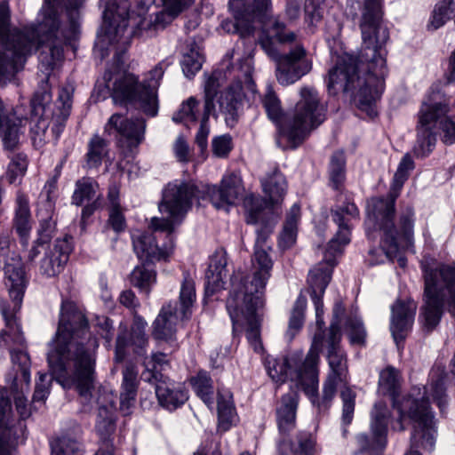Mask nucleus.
<instances>
[{"label":"nucleus","mask_w":455,"mask_h":455,"mask_svg":"<svg viewBox=\"0 0 455 455\" xmlns=\"http://www.w3.org/2000/svg\"><path fill=\"white\" fill-rule=\"evenodd\" d=\"M82 0H44L35 24L23 30L10 29L9 6L0 4V85L12 82L23 68L27 56L44 48L39 60L45 71L63 58V44L78 31Z\"/></svg>","instance_id":"f257e3e1"},{"label":"nucleus","mask_w":455,"mask_h":455,"mask_svg":"<svg viewBox=\"0 0 455 455\" xmlns=\"http://www.w3.org/2000/svg\"><path fill=\"white\" fill-rule=\"evenodd\" d=\"M359 27L362 45L358 59L345 55L330 69L327 88L331 94L349 95L369 116L377 115L376 102L385 90L387 73L386 44L389 33L383 22L382 0H364Z\"/></svg>","instance_id":"f03ea898"},{"label":"nucleus","mask_w":455,"mask_h":455,"mask_svg":"<svg viewBox=\"0 0 455 455\" xmlns=\"http://www.w3.org/2000/svg\"><path fill=\"white\" fill-rule=\"evenodd\" d=\"M84 315L72 301L62 302L56 335L48 352V364L63 388H75L84 399L92 396L96 381L98 341L87 331Z\"/></svg>","instance_id":"7ed1b4c3"},{"label":"nucleus","mask_w":455,"mask_h":455,"mask_svg":"<svg viewBox=\"0 0 455 455\" xmlns=\"http://www.w3.org/2000/svg\"><path fill=\"white\" fill-rule=\"evenodd\" d=\"M379 385L383 394L391 396L393 406L399 414L395 420L390 421L387 404L382 402L374 404L371 412V430L379 446L384 447L386 444L388 424L395 431H403L404 422L408 420L412 428L411 448L432 451L435 447L437 430L428 400L425 397V387H414L409 394L400 398L398 391L401 377L399 371L391 366L380 372Z\"/></svg>","instance_id":"20e7f679"},{"label":"nucleus","mask_w":455,"mask_h":455,"mask_svg":"<svg viewBox=\"0 0 455 455\" xmlns=\"http://www.w3.org/2000/svg\"><path fill=\"white\" fill-rule=\"evenodd\" d=\"M414 163L409 154L403 156L394 175L388 198H372L367 204L366 226L377 225L383 232L379 249L370 251L371 255H378L373 264L383 263L386 259H392L399 250H408L413 246V210L408 208L399 220L398 228L394 226L392 216L395 212V201L399 196Z\"/></svg>","instance_id":"39448f33"},{"label":"nucleus","mask_w":455,"mask_h":455,"mask_svg":"<svg viewBox=\"0 0 455 455\" xmlns=\"http://www.w3.org/2000/svg\"><path fill=\"white\" fill-rule=\"evenodd\" d=\"M163 10L150 15L149 19L143 18L138 23V33L143 31L148 36L153 32L164 29L171 24L182 12L188 8L195 0H156ZM104 4L103 20L108 24L106 36L112 44H116V51H123L130 44L132 35L137 31H128L129 4L126 1L100 0Z\"/></svg>","instance_id":"423d86ee"},{"label":"nucleus","mask_w":455,"mask_h":455,"mask_svg":"<svg viewBox=\"0 0 455 455\" xmlns=\"http://www.w3.org/2000/svg\"><path fill=\"white\" fill-rule=\"evenodd\" d=\"M73 89L61 88L56 108H51L52 94L47 81L36 92L31 100V137L36 147L55 141L62 132L72 108Z\"/></svg>","instance_id":"0eeeda50"},{"label":"nucleus","mask_w":455,"mask_h":455,"mask_svg":"<svg viewBox=\"0 0 455 455\" xmlns=\"http://www.w3.org/2000/svg\"><path fill=\"white\" fill-rule=\"evenodd\" d=\"M421 267L425 289L419 318L431 331L440 322L444 302L448 312L455 316V266L422 262Z\"/></svg>","instance_id":"6e6552de"},{"label":"nucleus","mask_w":455,"mask_h":455,"mask_svg":"<svg viewBox=\"0 0 455 455\" xmlns=\"http://www.w3.org/2000/svg\"><path fill=\"white\" fill-rule=\"evenodd\" d=\"M341 331L336 323L329 329L327 343V360L329 373L323 384L321 404L328 405L335 396L337 388L340 389L342 399V421L348 425L353 419L355 393L348 387L349 373L346 353L340 347Z\"/></svg>","instance_id":"1a4fd4ad"},{"label":"nucleus","mask_w":455,"mask_h":455,"mask_svg":"<svg viewBox=\"0 0 455 455\" xmlns=\"http://www.w3.org/2000/svg\"><path fill=\"white\" fill-rule=\"evenodd\" d=\"M0 261L4 262V273L6 280L9 295L12 303L0 302V310L6 323L4 333L10 339L12 337L17 342L23 341V331L18 313L20 310L24 290L26 286V275L21 258L15 251L10 250L9 242L6 238H0Z\"/></svg>","instance_id":"9d476101"},{"label":"nucleus","mask_w":455,"mask_h":455,"mask_svg":"<svg viewBox=\"0 0 455 455\" xmlns=\"http://www.w3.org/2000/svg\"><path fill=\"white\" fill-rule=\"evenodd\" d=\"M243 205L247 212L246 221L248 224H261L262 227L257 228L255 251L253 259L254 272L251 280L243 286H249L250 291L255 289L261 291L265 289L267 282L270 277L273 262L267 253V242L273 230L275 217L272 211L267 206L262 207V201L253 195L245 196Z\"/></svg>","instance_id":"9b49d317"},{"label":"nucleus","mask_w":455,"mask_h":455,"mask_svg":"<svg viewBox=\"0 0 455 455\" xmlns=\"http://www.w3.org/2000/svg\"><path fill=\"white\" fill-rule=\"evenodd\" d=\"M449 106L438 93L431 95L421 105L418 115L417 140L414 153L420 157L427 156L434 148L436 137L434 130L439 124L442 140L445 144L455 143V117L447 116Z\"/></svg>","instance_id":"f8f14e48"},{"label":"nucleus","mask_w":455,"mask_h":455,"mask_svg":"<svg viewBox=\"0 0 455 455\" xmlns=\"http://www.w3.org/2000/svg\"><path fill=\"white\" fill-rule=\"evenodd\" d=\"M272 38L280 43L295 41L296 35L287 31L283 23L275 22L269 30V36L260 39L265 52L276 61L275 76L278 83L283 86L291 85L308 74L312 69V61L307 56L305 48L298 44L288 53L278 56Z\"/></svg>","instance_id":"ddd939ff"},{"label":"nucleus","mask_w":455,"mask_h":455,"mask_svg":"<svg viewBox=\"0 0 455 455\" xmlns=\"http://www.w3.org/2000/svg\"><path fill=\"white\" fill-rule=\"evenodd\" d=\"M234 291L227 300V310L233 323V331L246 327V337L254 351L262 350L259 339L260 309L264 306L263 295L265 289L250 291L249 286H243V291Z\"/></svg>","instance_id":"4468645a"},{"label":"nucleus","mask_w":455,"mask_h":455,"mask_svg":"<svg viewBox=\"0 0 455 455\" xmlns=\"http://www.w3.org/2000/svg\"><path fill=\"white\" fill-rule=\"evenodd\" d=\"M201 191L193 182L174 180L167 184L163 190L162 200L158 205L163 217H154L150 228L154 231L166 232L170 236L192 206V200L202 197Z\"/></svg>","instance_id":"2eb2a0df"},{"label":"nucleus","mask_w":455,"mask_h":455,"mask_svg":"<svg viewBox=\"0 0 455 455\" xmlns=\"http://www.w3.org/2000/svg\"><path fill=\"white\" fill-rule=\"evenodd\" d=\"M325 119V108L321 104L316 90L311 86L299 89L291 117L283 127L285 137L293 144L302 141Z\"/></svg>","instance_id":"dca6fc26"},{"label":"nucleus","mask_w":455,"mask_h":455,"mask_svg":"<svg viewBox=\"0 0 455 455\" xmlns=\"http://www.w3.org/2000/svg\"><path fill=\"white\" fill-rule=\"evenodd\" d=\"M253 71L252 60L251 57H246L237 67H232L227 69L226 77L235 82L230 85L218 100L220 111L225 114L226 120L235 121L243 97V89L251 92H256V86L252 80Z\"/></svg>","instance_id":"f3484780"},{"label":"nucleus","mask_w":455,"mask_h":455,"mask_svg":"<svg viewBox=\"0 0 455 455\" xmlns=\"http://www.w3.org/2000/svg\"><path fill=\"white\" fill-rule=\"evenodd\" d=\"M104 78L108 87L111 88V96L115 104L132 106L151 117V108L148 107L145 92L136 76L131 73L117 74L112 85L109 84L112 79L110 73L107 72Z\"/></svg>","instance_id":"a211bd4d"},{"label":"nucleus","mask_w":455,"mask_h":455,"mask_svg":"<svg viewBox=\"0 0 455 455\" xmlns=\"http://www.w3.org/2000/svg\"><path fill=\"white\" fill-rule=\"evenodd\" d=\"M24 426L14 416L7 390L0 388V455H14Z\"/></svg>","instance_id":"6ab92c4d"},{"label":"nucleus","mask_w":455,"mask_h":455,"mask_svg":"<svg viewBox=\"0 0 455 455\" xmlns=\"http://www.w3.org/2000/svg\"><path fill=\"white\" fill-rule=\"evenodd\" d=\"M323 346L320 335L315 334L312 346L299 369L295 372V381L313 404L317 401L319 354Z\"/></svg>","instance_id":"aec40b11"},{"label":"nucleus","mask_w":455,"mask_h":455,"mask_svg":"<svg viewBox=\"0 0 455 455\" xmlns=\"http://www.w3.org/2000/svg\"><path fill=\"white\" fill-rule=\"evenodd\" d=\"M147 122L142 117L128 119L122 114H113L108 120L104 132L109 135L118 134L132 151L145 140Z\"/></svg>","instance_id":"412c9836"},{"label":"nucleus","mask_w":455,"mask_h":455,"mask_svg":"<svg viewBox=\"0 0 455 455\" xmlns=\"http://www.w3.org/2000/svg\"><path fill=\"white\" fill-rule=\"evenodd\" d=\"M205 193L217 209L235 204L243 196L244 188L241 179L235 174L222 178L220 188L207 185L202 191Z\"/></svg>","instance_id":"4be33fe9"},{"label":"nucleus","mask_w":455,"mask_h":455,"mask_svg":"<svg viewBox=\"0 0 455 455\" xmlns=\"http://www.w3.org/2000/svg\"><path fill=\"white\" fill-rule=\"evenodd\" d=\"M359 211L354 203L338 206L331 212L333 221L338 225L335 236L330 241L328 251L331 254L340 253L344 246L350 242V221L358 217Z\"/></svg>","instance_id":"5701e85b"},{"label":"nucleus","mask_w":455,"mask_h":455,"mask_svg":"<svg viewBox=\"0 0 455 455\" xmlns=\"http://www.w3.org/2000/svg\"><path fill=\"white\" fill-rule=\"evenodd\" d=\"M417 310V304L414 300L398 299L391 307L390 331L392 336L398 345L406 337L412 326Z\"/></svg>","instance_id":"b1692460"},{"label":"nucleus","mask_w":455,"mask_h":455,"mask_svg":"<svg viewBox=\"0 0 455 455\" xmlns=\"http://www.w3.org/2000/svg\"><path fill=\"white\" fill-rule=\"evenodd\" d=\"M331 272L332 266L328 263H321L310 270L308 275L311 298L315 308L316 325L319 329H322L324 325L322 297L331 278Z\"/></svg>","instance_id":"393cba45"},{"label":"nucleus","mask_w":455,"mask_h":455,"mask_svg":"<svg viewBox=\"0 0 455 455\" xmlns=\"http://www.w3.org/2000/svg\"><path fill=\"white\" fill-rule=\"evenodd\" d=\"M133 250L141 260L153 262L164 259L171 254L173 248V241L170 239L169 244L160 248L155 243L152 234L146 231L136 230L132 235Z\"/></svg>","instance_id":"a878e982"},{"label":"nucleus","mask_w":455,"mask_h":455,"mask_svg":"<svg viewBox=\"0 0 455 455\" xmlns=\"http://www.w3.org/2000/svg\"><path fill=\"white\" fill-rule=\"evenodd\" d=\"M96 403L99 405L97 419H96V431L100 436L102 443H110L109 437L115 431V408L114 398L115 395L110 391L106 389H99Z\"/></svg>","instance_id":"bb28decb"},{"label":"nucleus","mask_w":455,"mask_h":455,"mask_svg":"<svg viewBox=\"0 0 455 455\" xmlns=\"http://www.w3.org/2000/svg\"><path fill=\"white\" fill-rule=\"evenodd\" d=\"M71 248L67 239H57L45 251L40 263V273L46 277L59 275L68 260Z\"/></svg>","instance_id":"cd10ccee"},{"label":"nucleus","mask_w":455,"mask_h":455,"mask_svg":"<svg viewBox=\"0 0 455 455\" xmlns=\"http://www.w3.org/2000/svg\"><path fill=\"white\" fill-rule=\"evenodd\" d=\"M147 323L138 315L134 316L133 324L132 326L131 338H126V329L122 331L116 339V360L122 362L125 356V348L132 345L135 347V352L140 355H144V347L148 344V338L145 333Z\"/></svg>","instance_id":"c85d7f7f"},{"label":"nucleus","mask_w":455,"mask_h":455,"mask_svg":"<svg viewBox=\"0 0 455 455\" xmlns=\"http://www.w3.org/2000/svg\"><path fill=\"white\" fill-rule=\"evenodd\" d=\"M186 318L178 312L176 302L164 306L154 322V337L156 339L172 341L175 336L177 323Z\"/></svg>","instance_id":"c756f323"},{"label":"nucleus","mask_w":455,"mask_h":455,"mask_svg":"<svg viewBox=\"0 0 455 455\" xmlns=\"http://www.w3.org/2000/svg\"><path fill=\"white\" fill-rule=\"evenodd\" d=\"M156 394L160 404L168 410H175L188 400V393L180 385H175L169 378L160 375L156 384Z\"/></svg>","instance_id":"7c9ffc66"},{"label":"nucleus","mask_w":455,"mask_h":455,"mask_svg":"<svg viewBox=\"0 0 455 455\" xmlns=\"http://www.w3.org/2000/svg\"><path fill=\"white\" fill-rule=\"evenodd\" d=\"M261 185L267 200L262 201V207H267L272 211V207L280 204L286 192L287 184L283 175L276 169L268 173L261 180ZM259 199V197H258Z\"/></svg>","instance_id":"2f4dec72"},{"label":"nucleus","mask_w":455,"mask_h":455,"mask_svg":"<svg viewBox=\"0 0 455 455\" xmlns=\"http://www.w3.org/2000/svg\"><path fill=\"white\" fill-rule=\"evenodd\" d=\"M298 395L291 392L283 395L276 408V420L279 430L283 433L291 431L296 425Z\"/></svg>","instance_id":"473e14b6"},{"label":"nucleus","mask_w":455,"mask_h":455,"mask_svg":"<svg viewBox=\"0 0 455 455\" xmlns=\"http://www.w3.org/2000/svg\"><path fill=\"white\" fill-rule=\"evenodd\" d=\"M270 4V0H229L228 6L234 18L253 22Z\"/></svg>","instance_id":"72a5a7b5"},{"label":"nucleus","mask_w":455,"mask_h":455,"mask_svg":"<svg viewBox=\"0 0 455 455\" xmlns=\"http://www.w3.org/2000/svg\"><path fill=\"white\" fill-rule=\"evenodd\" d=\"M137 375L138 371L133 365H128L123 371L120 410L124 415L130 414V410L135 403L138 384Z\"/></svg>","instance_id":"f704fd0d"},{"label":"nucleus","mask_w":455,"mask_h":455,"mask_svg":"<svg viewBox=\"0 0 455 455\" xmlns=\"http://www.w3.org/2000/svg\"><path fill=\"white\" fill-rule=\"evenodd\" d=\"M228 259L222 250L217 251L211 258L209 268L206 272V290L214 292L222 288L223 280L227 276Z\"/></svg>","instance_id":"c9c22d12"},{"label":"nucleus","mask_w":455,"mask_h":455,"mask_svg":"<svg viewBox=\"0 0 455 455\" xmlns=\"http://www.w3.org/2000/svg\"><path fill=\"white\" fill-rule=\"evenodd\" d=\"M164 73V70L162 65L158 64L148 72L146 79L140 83L142 86L141 88L145 92V98L148 107L151 108V117L156 116L158 113L157 90Z\"/></svg>","instance_id":"e433bc0d"},{"label":"nucleus","mask_w":455,"mask_h":455,"mask_svg":"<svg viewBox=\"0 0 455 455\" xmlns=\"http://www.w3.org/2000/svg\"><path fill=\"white\" fill-rule=\"evenodd\" d=\"M300 215V206L294 204L286 214L283 228L279 236V246L281 248L288 249L295 243Z\"/></svg>","instance_id":"4c0bfd02"},{"label":"nucleus","mask_w":455,"mask_h":455,"mask_svg":"<svg viewBox=\"0 0 455 455\" xmlns=\"http://www.w3.org/2000/svg\"><path fill=\"white\" fill-rule=\"evenodd\" d=\"M31 215L28 197L19 192L16 196L14 228L18 234L25 238L31 229Z\"/></svg>","instance_id":"58836bf2"},{"label":"nucleus","mask_w":455,"mask_h":455,"mask_svg":"<svg viewBox=\"0 0 455 455\" xmlns=\"http://www.w3.org/2000/svg\"><path fill=\"white\" fill-rule=\"evenodd\" d=\"M26 343V341L24 342ZM11 347V358L13 369L17 371L14 381H22L28 386L30 383V358L25 350V344Z\"/></svg>","instance_id":"ea45409f"},{"label":"nucleus","mask_w":455,"mask_h":455,"mask_svg":"<svg viewBox=\"0 0 455 455\" xmlns=\"http://www.w3.org/2000/svg\"><path fill=\"white\" fill-rule=\"evenodd\" d=\"M99 184L91 178H83L76 182L72 203L77 206L92 200L100 201Z\"/></svg>","instance_id":"a19ab883"},{"label":"nucleus","mask_w":455,"mask_h":455,"mask_svg":"<svg viewBox=\"0 0 455 455\" xmlns=\"http://www.w3.org/2000/svg\"><path fill=\"white\" fill-rule=\"evenodd\" d=\"M217 403L219 427L223 431H226L230 427L235 418V411L232 399V394L228 390L219 391Z\"/></svg>","instance_id":"79ce46f5"},{"label":"nucleus","mask_w":455,"mask_h":455,"mask_svg":"<svg viewBox=\"0 0 455 455\" xmlns=\"http://www.w3.org/2000/svg\"><path fill=\"white\" fill-rule=\"evenodd\" d=\"M203 62L204 56L200 47L194 42L188 44L180 61L184 75L188 78L193 77L201 69Z\"/></svg>","instance_id":"37998d69"},{"label":"nucleus","mask_w":455,"mask_h":455,"mask_svg":"<svg viewBox=\"0 0 455 455\" xmlns=\"http://www.w3.org/2000/svg\"><path fill=\"white\" fill-rule=\"evenodd\" d=\"M156 281V273L149 265L141 264L137 266L131 273L132 284L147 295Z\"/></svg>","instance_id":"c03bdc74"},{"label":"nucleus","mask_w":455,"mask_h":455,"mask_svg":"<svg viewBox=\"0 0 455 455\" xmlns=\"http://www.w3.org/2000/svg\"><path fill=\"white\" fill-rule=\"evenodd\" d=\"M295 363L292 358L275 359L267 357L266 359V367L269 377L276 383H283L291 375V365Z\"/></svg>","instance_id":"a18cd8bd"},{"label":"nucleus","mask_w":455,"mask_h":455,"mask_svg":"<svg viewBox=\"0 0 455 455\" xmlns=\"http://www.w3.org/2000/svg\"><path fill=\"white\" fill-rule=\"evenodd\" d=\"M196 299V289H195V282L188 275H185L183 277V281L181 283L180 291V308H178V312L183 317H188L190 314V307H192L194 301Z\"/></svg>","instance_id":"49530a36"},{"label":"nucleus","mask_w":455,"mask_h":455,"mask_svg":"<svg viewBox=\"0 0 455 455\" xmlns=\"http://www.w3.org/2000/svg\"><path fill=\"white\" fill-rule=\"evenodd\" d=\"M445 378L444 370L441 368L434 370L431 373V395L440 410H443L447 403V395L444 387Z\"/></svg>","instance_id":"de8ad7c7"},{"label":"nucleus","mask_w":455,"mask_h":455,"mask_svg":"<svg viewBox=\"0 0 455 455\" xmlns=\"http://www.w3.org/2000/svg\"><path fill=\"white\" fill-rule=\"evenodd\" d=\"M190 382L196 395L208 405L212 403L213 387L212 379L205 371H199Z\"/></svg>","instance_id":"09e8293b"},{"label":"nucleus","mask_w":455,"mask_h":455,"mask_svg":"<svg viewBox=\"0 0 455 455\" xmlns=\"http://www.w3.org/2000/svg\"><path fill=\"white\" fill-rule=\"evenodd\" d=\"M306 307L307 299L302 295L299 296L292 308L289 321L287 335L290 339H292L302 327Z\"/></svg>","instance_id":"8fccbe9b"},{"label":"nucleus","mask_w":455,"mask_h":455,"mask_svg":"<svg viewBox=\"0 0 455 455\" xmlns=\"http://www.w3.org/2000/svg\"><path fill=\"white\" fill-rule=\"evenodd\" d=\"M345 156L344 153L338 151L333 154L330 164V180L332 187L336 189L345 180Z\"/></svg>","instance_id":"3c124183"},{"label":"nucleus","mask_w":455,"mask_h":455,"mask_svg":"<svg viewBox=\"0 0 455 455\" xmlns=\"http://www.w3.org/2000/svg\"><path fill=\"white\" fill-rule=\"evenodd\" d=\"M220 73L214 72L205 81L204 84V115L207 116L214 108V98L217 95V90L220 87Z\"/></svg>","instance_id":"603ef678"},{"label":"nucleus","mask_w":455,"mask_h":455,"mask_svg":"<svg viewBox=\"0 0 455 455\" xmlns=\"http://www.w3.org/2000/svg\"><path fill=\"white\" fill-rule=\"evenodd\" d=\"M52 455H83L80 444L73 438L61 436L52 443Z\"/></svg>","instance_id":"864d4df0"},{"label":"nucleus","mask_w":455,"mask_h":455,"mask_svg":"<svg viewBox=\"0 0 455 455\" xmlns=\"http://www.w3.org/2000/svg\"><path fill=\"white\" fill-rule=\"evenodd\" d=\"M198 101L194 97L188 98L184 101L179 111L172 116V120L176 123H184L188 125L196 120Z\"/></svg>","instance_id":"5fc2aeb1"},{"label":"nucleus","mask_w":455,"mask_h":455,"mask_svg":"<svg viewBox=\"0 0 455 455\" xmlns=\"http://www.w3.org/2000/svg\"><path fill=\"white\" fill-rule=\"evenodd\" d=\"M107 154V143L99 135H94L89 142L87 153L88 164L96 167L100 164L102 158Z\"/></svg>","instance_id":"6e6d98bb"},{"label":"nucleus","mask_w":455,"mask_h":455,"mask_svg":"<svg viewBox=\"0 0 455 455\" xmlns=\"http://www.w3.org/2000/svg\"><path fill=\"white\" fill-rule=\"evenodd\" d=\"M452 2L453 0H443L435 6L427 26L428 29H438L446 22L453 12L451 7Z\"/></svg>","instance_id":"4d7b16f0"},{"label":"nucleus","mask_w":455,"mask_h":455,"mask_svg":"<svg viewBox=\"0 0 455 455\" xmlns=\"http://www.w3.org/2000/svg\"><path fill=\"white\" fill-rule=\"evenodd\" d=\"M262 104L269 119L274 122L280 119L283 114L281 101L270 86L267 88L266 93L262 99Z\"/></svg>","instance_id":"13d9d810"},{"label":"nucleus","mask_w":455,"mask_h":455,"mask_svg":"<svg viewBox=\"0 0 455 455\" xmlns=\"http://www.w3.org/2000/svg\"><path fill=\"white\" fill-rule=\"evenodd\" d=\"M220 26L225 32L239 34L241 37H245L253 31L252 22L246 21L245 19L235 18V21L225 20Z\"/></svg>","instance_id":"bf43d9fd"},{"label":"nucleus","mask_w":455,"mask_h":455,"mask_svg":"<svg viewBox=\"0 0 455 455\" xmlns=\"http://www.w3.org/2000/svg\"><path fill=\"white\" fill-rule=\"evenodd\" d=\"M27 167L28 162L25 156L17 155L13 156L8 165L7 179L9 182L15 183L25 174Z\"/></svg>","instance_id":"052dcab7"},{"label":"nucleus","mask_w":455,"mask_h":455,"mask_svg":"<svg viewBox=\"0 0 455 455\" xmlns=\"http://www.w3.org/2000/svg\"><path fill=\"white\" fill-rule=\"evenodd\" d=\"M348 336L351 344L363 345L366 338V331L359 318H351L347 323Z\"/></svg>","instance_id":"680f3d73"},{"label":"nucleus","mask_w":455,"mask_h":455,"mask_svg":"<svg viewBox=\"0 0 455 455\" xmlns=\"http://www.w3.org/2000/svg\"><path fill=\"white\" fill-rule=\"evenodd\" d=\"M52 378L46 373H39L38 380L36 384V389L33 395V402H44L49 393Z\"/></svg>","instance_id":"e2e57ef3"},{"label":"nucleus","mask_w":455,"mask_h":455,"mask_svg":"<svg viewBox=\"0 0 455 455\" xmlns=\"http://www.w3.org/2000/svg\"><path fill=\"white\" fill-rule=\"evenodd\" d=\"M232 149V140L229 135H221L212 140V152L217 157H226Z\"/></svg>","instance_id":"0e129e2a"},{"label":"nucleus","mask_w":455,"mask_h":455,"mask_svg":"<svg viewBox=\"0 0 455 455\" xmlns=\"http://www.w3.org/2000/svg\"><path fill=\"white\" fill-rule=\"evenodd\" d=\"M299 448L294 451L295 455H314L315 451V440L308 433L299 435Z\"/></svg>","instance_id":"69168bd1"},{"label":"nucleus","mask_w":455,"mask_h":455,"mask_svg":"<svg viewBox=\"0 0 455 455\" xmlns=\"http://www.w3.org/2000/svg\"><path fill=\"white\" fill-rule=\"evenodd\" d=\"M108 225L116 233L124 231L126 228L125 218L122 208L108 209Z\"/></svg>","instance_id":"338daca9"},{"label":"nucleus","mask_w":455,"mask_h":455,"mask_svg":"<svg viewBox=\"0 0 455 455\" xmlns=\"http://www.w3.org/2000/svg\"><path fill=\"white\" fill-rule=\"evenodd\" d=\"M56 190V181L52 180H49L45 186L44 187L41 192V199L42 202H44L45 210L47 212L45 215V219L50 218V214L53 209V201L52 198V194H53Z\"/></svg>","instance_id":"774afa93"}]
</instances>
